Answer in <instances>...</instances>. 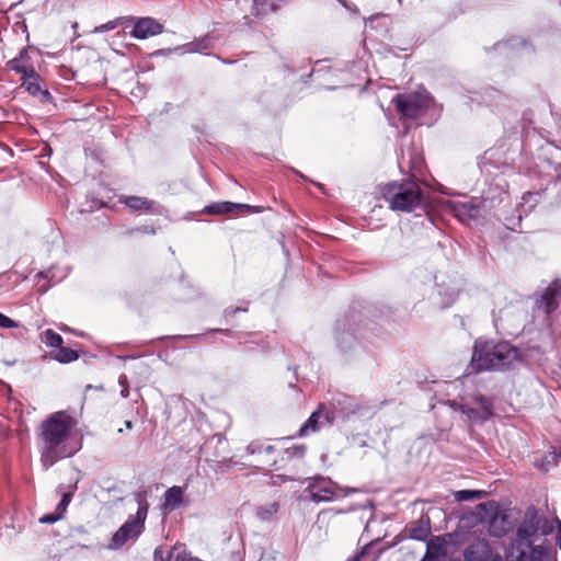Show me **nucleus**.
I'll list each match as a JSON object with an SVG mask.
<instances>
[{
  "mask_svg": "<svg viewBox=\"0 0 561 561\" xmlns=\"http://www.w3.org/2000/svg\"><path fill=\"white\" fill-rule=\"evenodd\" d=\"M558 523V535H557V543L561 550V522L557 519Z\"/></svg>",
  "mask_w": 561,
  "mask_h": 561,
  "instance_id": "49",
  "label": "nucleus"
},
{
  "mask_svg": "<svg viewBox=\"0 0 561 561\" xmlns=\"http://www.w3.org/2000/svg\"><path fill=\"white\" fill-rule=\"evenodd\" d=\"M428 535V528L422 525H413L409 529V537L414 540L423 541Z\"/></svg>",
  "mask_w": 561,
  "mask_h": 561,
  "instance_id": "37",
  "label": "nucleus"
},
{
  "mask_svg": "<svg viewBox=\"0 0 561 561\" xmlns=\"http://www.w3.org/2000/svg\"><path fill=\"white\" fill-rule=\"evenodd\" d=\"M136 233L156 234L157 233V229L153 226L144 225V226H139V227L125 228L122 231V234L126 236V237H131V236H134Z\"/></svg>",
  "mask_w": 561,
  "mask_h": 561,
  "instance_id": "33",
  "label": "nucleus"
},
{
  "mask_svg": "<svg viewBox=\"0 0 561 561\" xmlns=\"http://www.w3.org/2000/svg\"><path fill=\"white\" fill-rule=\"evenodd\" d=\"M137 512L130 515L127 520L114 533L108 548L117 550L128 541H135L145 530V523L148 516L149 503L145 491L135 494Z\"/></svg>",
  "mask_w": 561,
  "mask_h": 561,
  "instance_id": "5",
  "label": "nucleus"
},
{
  "mask_svg": "<svg viewBox=\"0 0 561 561\" xmlns=\"http://www.w3.org/2000/svg\"><path fill=\"white\" fill-rule=\"evenodd\" d=\"M172 53H179V54H196V44L195 41L176 46L175 48H169V49H159L156 50L152 55L154 56H167Z\"/></svg>",
  "mask_w": 561,
  "mask_h": 561,
  "instance_id": "28",
  "label": "nucleus"
},
{
  "mask_svg": "<svg viewBox=\"0 0 561 561\" xmlns=\"http://www.w3.org/2000/svg\"><path fill=\"white\" fill-rule=\"evenodd\" d=\"M38 276H43V277H45V278H46V277H47V273H43V272H41V273H38Z\"/></svg>",
  "mask_w": 561,
  "mask_h": 561,
  "instance_id": "57",
  "label": "nucleus"
},
{
  "mask_svg": "<svg viewBox=\"0 0 561 561\" xmlns=\"http://www.w3.org/2000/svg\"><path fill=\"white\" fill-rule=\"evenodd\" d=\"M539 347H517L508 341L482 340L474 342L470 360L472 371H507L529 364L531 352Z\"/></svg>",
  "mask_w": 561,
  "mask_h": 561,
  "instance_id": "1",
  "label": "nucleus"
},
{
  "mask_svg": "<svg viewBox=\"0 0 561 561\" xmlns=\"http://www.w3.org/2000/svg\"><path fill=\"white\" fill-rule=\"evenodd\" d=\"M288 369L293 370V373H294V380L297 381L298 380V378H297V369H298V367L297 366H293V367L289 366Z\"/></svg>",
  "mask_w": 561,
  "mask_h": 561,
  "instance_id": "50",
  "label": "nucleus"
},
{
  "mask_svg": "<svg viewBox=\"0 0 561 561\" xmlns=\"http://www.w3.org/2000/svg\"><path fill=\"white\" fill-rule=\"evenodd\" d=\"M340 488L331 479L314 477L309 479L305 499L313 503L330 502L337 497Z\"/></svg>",
  "mask_w": 561,
  "mask_h": 561,
  "instance_id": "11",
  "label": "nucleus"
},
{
  "mask_svg": "<svg viewBox=\"0 0 561 561\" xmlns=\"http://www.w3.org/2000/svg\"><path fill=\"white\" fill-rule=\"evenodd\" d=\"M244 466H245V463L239 462V461L233 460L232 458H229V459H225V460H220V461H215L214 470L217 473H225V472H228L233 467L243 469Z\"/></svg>",
  "mask_w": 561,
  "mask_h": 561,
  "instance_id": "31",
  "label": "nucleus"
},
{
  "mask_svg": "<svg viewBox=\"0 0 561 561\" xmlns=\"http://www.w3.org/2000/svg\"><path fill=\"white\" fill-rule=\"evenodd\" d=\"M437 287V295L439 296V305L442 308H448L450 307L456 298H457V291L454 288L447 287L444 284H436Z\"/></svg>",
  "mask_w": 561,
  "mask_h": 561,
  "instance_id": "26",
  "label": "nucleus"
},
{
  "mask_svg": "<svg viewBox=\"0 0 561 561\" xmlns=\"http://www.w3.org/2000/svg\"><path fill=\"white\" fill-rule=\"evenodd\" d=\"M240 311H247L245 308H240V307H237V308H227L225 310V316L228 317V316H232V314H236L237 312H240Z\"/></svg>",
  "mask_w": 561,
  "mask_h": 561,
  "instance_id": "46",
  "label": "nucleus"
},
{
  "mask_svg": "<svg viewBox=\"0 0 561 561\" xmlns=\"http://www.w3.org/2000/svg\"><path fill=\"white\" fill-rule=\"evenodd\" d=\"M458 410L466 415L471 424H482L493 416V402L490 398L478 394L472 396L458 404Z\"/></svg>",
  "mask_w": 561,
  "mask_h": 561,
  "instance_id": "9",
  "label": "nucleus"
},
{
  "mask_svg": "<svg viewBox=\"0 0 561 561\" xmlns=\"http://www.w3.org/2000/svg\"><path fill=\"white\" fill-rule=\"evenodd\" d=\"M278 511V505L276 503H272L267 506H260L256 510V516L261 520H267L270 519L274 514H276Z\"/></svg>",
  "mask_w": 561,
  "mask_h": 561,
  "instance_id": "35",
  "label": "nucleus"
},
{
  "mask_svg": "<svg viewBox=\"0 0 561 561\" xmlns=\"http://www.w3.org/2000/svg\"><path fill=\"white\" fill-rule=\"evenodd\" d=\"M561 460V448L557 450V462Z\"/></svg>",
  "mask_w": 561,
  "mask_h": 561,
  "instance_id": "53",
  "label": "nucleus"
},
{
  "mask_svg": "<svg viewBox=\"0 0 561 561\" xmlns=\"http://www.w3.org/2000/svg\"><path fill=\"white\" fill-rule=\"evenodd\" d=\"M245 451L249 456L259 457L253 466L260 470H264L266 467H271L276 463V459L274 457L275 447L271 444H265L262 440H253L247 446Z\"/></svg>",
  "mask_w": 561,
  "mask_h": 561,
  "instance_id": "13",
  "label": "nucleus"
},
{
  "mask_svg": "<svg viewBox=\"0 0 561 561\" xmlns=\"http://www.w3.org/2000/svg\"><path fill=\"white\" fill-rule=\"evenodd\" d=\"M366 549H367V546H366V547H364V548L362 549V551H360V552H358L357 554H355L354 557H352L351 559H348V561H359V560H360V558L365 554Z\"/></svg>",
  "mask_w": 561,
  "mask_h": 561,
  "instance_id": "48",
  "label": "nucleus"
},
{
  "mask_svg": "<svg viewBox=\"0 0 561 561\" xmlns=\"http://www.w3.org/2000/svg\"><path fill=\"white\" fill-rule=\"evenodd\" d=\"M196 49L198 54H203L206 50L210 49L213 46V41L209 35H205L198 39H195Z\"/></svg>",
  "mask_w": 561,
  "mask_h": 561,
  "instance_id": "38",
  "label": "nucleus"
},
{
  "mask_svg": "<svg viewBox=\"0 0 561 561\" xmlns=\"http://www.w3.org/2000/svg\"><path fill=\"white\" fill-rule=\"evenodd\" d=\"M380 194L389 208L396 211L411 213L423 204V192L415 179L382 184Z\"/></svg>",
  "mask_w": 561,
  "mask_h": 561,
  "instance_id": "4",
  "label": "nucleus"
},
{
  "mask_svg": "<svg viewBox=\"0 0 561 561\" xmlns=\"http://www.w3.org/2000/svg\"><path fill=\"white\" fill-rule=\"evenodd\" d=\"M274 1L275 0H254V4L262 13H266L267 11L275 10Z\"/></svg>",
  "mask_w": 561,
  "mask_h": 561,
  "instance_id": "40",
  "label": "nucleus"
},
{
  "mask_svg": "<svg viewBox=\"0 0 561 561\" xmlns=\"http://www.w3.org/2000/svg\"><path fill=\"white\" fill-rule=\"evenodd\" d=\"M176 561H198L197 558L188 557L185 553H179L176 556Z\"/></svg>",
  "mask_w": 561,
  "mask_h": 561,
  "instance_id": "47",
  "label": "nucleus"
},
{
  "mask_svg": "<svg viewBox=\"0 0 561 561\" xmlns=\"http://www.w3.org/2000/svg\"><path fill=\"white\" fill-rule=\"evenodd\" d=\"M392 102L402 116L415 119L425 114L426 110L434 102V99L428 92L423 90L397 94L392 99Z\"/></svg>",
  "mask_w": 561,
  "mask_h": 561,
  "instance_id": "7",
  "label": "nucleus"
},
{
  "mask_svg": "<svg viewBox=\"0 0 561 561\" xmlns=\"http://www.w3.org/2000/svg\"><path fill=\"white\" fill-rule=\"evenodd\" d=\"M251 209L247 204H237L232 202H215L204 207L203 213L208 215H222L232 213L236 209Z\"/></svg>",
  "mask_w": 561,
  "mask_h": 561,
  "instance_id": "23",
  "label": "nucleus"
},
{
  "mask_svg": "<svg viewBox=\"0 0 561 561\" xmlns=\"http://www.w3.org/2000/svg\"><path fill=\"white\" fill-rule=\"evenodd\" d=\"M71 499H72L71 493H64L60 502L58 503V505L56 507V512H58L61 516H64L67 511L68 505L71 502Z\"/></svg>",
  "mask_w": 561,
  "mask_h": 561,
  "instance_id": "39",
  "label": "nucleus"
},
{
  "mask_svg": "<svg viewBox=\"0 0 561 561\" xmlns=\"http://www.w3.org/2000/svg\"><path fill=\"white\" fill-rule=\"evenodd\" d=\"M51 357L60 364H69L79 358V353L76 350L60 345L51 352Z\"/></svg>",
  "mask_w": 561,
  "mask_h": 561,
  "instance_id": "25",
  "label": "nucleus"
},
{
  "mask_svg": "<svg viewBox=\"0 0 561 561\" xmlns=\"http://www.w3.org/2000/svg\"><path fill=\"white\" fill-rule=\"evenodd\" d=\"M357 409L358 405L352 397L345 393H336L332 396L329 402L319 404L318 409L300 426L298 435L300 437L308 436L335 421H344L355 414Z\"/></svg>",
  "mask_w": 561,
  "mask_h": 561,
  "instance_id": "3",
  "label": "nucleus"
},
{
  "mask_svg": "<svg viewBox=\"0 0 561 561\" xmlns=\"http://www.w3.org/2000/svg\"><path fill=\"white\" fill-rule=\"evenodd\" d=\"M465 561H493V549L486 538H476L462 552Z\"/></svg>",
  "mask_w": 561,
  "mask_h": 561,
  "instance_id": "14",
  "label": "nucleus"
},
{
  "mask_svg": "<svg viewBox=\"0 0 561 561\" xmlns=\"http://www.w3.org/2000/svg\"><path fill=\"white\" fill-rule=\"evenodd\" d=\"M61 518H62V516L58 512L55 511L54 513L46 514V515L42 516L39 518V523H42V524H54V523L58 522Z\"/></svg>",
  "mask_w": 561,
  "mask_h": 561,
  "instance_id": "42",
  "label": "nucleus"
},
{
  "mask_svg": "<svg viewBox=\"0 0 561 561\" xmlns=\"http://www.w3.org/2000/svg\"><path fill=\"white\" fill-rule=\"evenodd\" d=\"M531 299L534 312L550 317L561 304V280L554 279L542 290L535 291Z\"/></svg>",
  "mask_w": 561,
  "mask_h": 561,
  "instance_id": "10",
  "label": "nucleus"
},
{
  "mask_svg": "<svg viewBox=\"0 0 561 561\" xmlns=\"http://www.w3.org/2000/svg\"><path fill=\"white\" fill-rule=\"evenodd\" d=\"M124 425H125V427H126L127 430H131V428H133V426H134L133 422H131V421H129V420H126V421H125V423H124Z\"/></svg>",
  "mask_w": 561,
  "mask_h": 561,
  "instance_id": "51",
  "label": "nucleus"
},
{
  "mask_svg": "<svg viewBox=\"0 0 561 561\" xmlns=\"http://www.w3.org/2000/svg\"><path fill=\"white\" fill-rule=\"evenodd\" d=\"M306 447L304 445L293 446L286 449V453L290 457H304Z\"/></svg>",
  "mask_w": 561,
  "mask_h": 561,
  "instance_id": "43",
  "label": "nucleus"
},
{
  "mask_svg": "<svg viewBox=\"0 0 561 561\" xmlns=\"http://www.w3.org/2000/svg\"><path fill=\"white\" fill-rule=\"evenodd\" d=\"M18 323L13 321L11 318L7 317L5 314L0 312V328H16Z\"/></svg>",
  "mask_w": 561,
  "mask_h": 561,
  "instance_id": "44",
  "label": "nucleus"
},
{
  "mask_svg": "<svg viewBox=\"0 0 561 561\" xmlns=\"http://www.w3.org/2000/svg\"><path fill=\"white\" fill-rule=\"evenodd\" d=\"M557 450L553 449L548 455H545L538 465L539 469L547 472L549 471L554 465H557Z\"/></svg>",
  "mask_w": 561,
  "mask_h": 561,
  "instance_id": "36",
  "label": "nucleus"
},
{
  "mask_svg": "<svg viewBox=\"0 0 561 561\" xmlns=\"http://www.w3.org/2000/svg\"><path fill=\"white\" fill-rule=\"evenodd\" d=\"M541 192H527L522 197V203L519 204L516 218H506L507 224L512 225L511 229H515V226L519 225L523 215H527L530 213L535 206L540 202L541 199Z\"/></svg>",
  "mask_w": 561,
  "mask_h": 561,
  "instance_id": "18",
  "label": "nucleus"
},
{
  "mask_svg": "<svg viewBox=\"0 0 561 561\" xmlns=\"http://www.w3.org/2000/svg\"><path fill=\"white\" fill-rule=\"evenodd\" d=\"M163 32V25L153 18H139L134 22L130 35L136 39H146Z\"/></svg>",
  "mask_w": 561,
  "mask_h": 561,
  "instance_id": "15",
  "label": "nucleus"
},
{
  "mask_svg": "<svg viewBox=\"0 0 561 561\" xmlns=\"http://www.w3.org/2000/svg\"><path fill=\"white\" fill-rule=\"evenodd\" d=\"M317 186H318L319 188L323 190V185H322V184L317 183Z\"/></svg>",
  "mask_w": 561,
  "mask_h": 561,
  "instance_id": "58",
  "label": "nucleus"
},
{
  "mask_svg": "<svg viewBox=\"0 0 561 561\" xmlns=\"http://www.w3.org/2000/svg\"><path fill=\"white\" fill-rule=\"evenodd\" d=\"M288 386H289L290 388H296V385H295L293 381H289V382H288Z\"/></svg>",
  "mask_w": 561,
  "mask_h": 561,
  "instance_id": "56",
  "label": "nucleus"
},
{
  "mask_svg": "<svg viewBox=\"0 0 561 561\" xmlns=\"http://www.w3.org/2000/svg\"><path fill=\"white\" fill-rule=\"evenodd\" d=\"M539 531L541 535H548L552 531V527L548 519L540 513V511L534 505H530L525 511L523 519L516 529V535L511 546L527 543Z\"/></svg>",
  "mask_w": 561,
  "mask_h": 561,
  "instance_id": "6",
  "label": "nucleus"
},
{
  "mask_svg": "<svg viewBox=\"0 0 561 561\" xmlns=\"http://www.w3.org/2000/svg\"><path fill=\"white\" fill-rule=\"evenodd\" d=\"M526 48H531V46L528 44L527 41H525L520 37H513V38H510L504 42H499L494 46V49H496V50H506V49L520 50V49H526Z\"/></svg>",
  "mask_w": 561,
  "mask_h": 561,
  "instance_id": "27",
  "label": "nucleus"
},
{
  "mask_svg": "<svg viewBox=\"0 0 561 561\" xmlns=\"http://www.w3.org/2000/svg\"><path fill=\"white\" fill-rule=\"evenodd\" d=\"M483 495L482 491L459 490L454 493V497L458 502L479 500Z\"/></svg>",
  "mask_w": 561,
  "mask_h": 561,
  "instance_id": "32",
  "label": "nucleus"
},
{
  "mask_svg": "<svg viewBox=\"0 0 561 561\" xmlns=\"http://www.w3.org/2000/svg\"><path fill=\"white\" fill-rule=\"evenodd\" d=\"M22 85L31 95L38 98L42 102L51 100V94L46 88L42 87L41 78L34 68L22 77Z\"/></svg>",
  "mask_w": 561,
  "mask_h": 561,
  "instance_id": "16",
  "label": "nucleus"
},
{
  "mask_svg": "<svg viewBox=\"0 0 561 561\" xmlns=\"http://www.w3.org/2000/svg\"><path fill=\"white\" fill-rule=\"evenodd\" d=\"M335 340L341 352L346 353L357 345L353 330L345 329V321L339 320L335 327Z\"/></svg>",
  "mask_w": 561,
  "mask_h": 561,
  "instance_id": "19",
  "label": "nucleus"
},
{
  "mask_svg": "<svg viewBox=\"0 0 561 561\" xmlns=\"http://www.w3.org/2000/svg\"><path fill=\"white\" fill-rule=\"evenodd\" d=\"M170 559V553L168 552L167 554L160 549V548H157L153 552V561H169Z\"/></svg>",
  "mask_w": 561,
  "mask_h": 561,
  "instance_id": "45",
  "label": "nucleus"
},
{
  "mask_svg": "<svg viewBox=\"0 0 561 561\" xmlns=\"http://www.w3.org/2000/svg\"><path fill=\"white\" fill-rule=\"evenodd\" d=\"M123 359H128V358H131L130 356H125V357H122Z\"/></svg>",
  "mask_w": 561,
  "mask_h": 561,
  "instance_id": "60",
  "label": "nucleus"
},
{
  "mask_svg": "<svg viewBox=\"0 0 561 561\" xmlns=\"http://www.w3.org/2000/svg\"><path fill=\"white\" fill-rule=\"evenodd\" d=\"M60 330H62V331H70V329H69L68 327H66V325H62V327L60 328Z\"/></svg>",
  "mask_w": 561,
  "mask_h": 561,
  "instance_id": "55",
  "label": "nucleus"
},
{
  "mask_svg": "<svg viewBox=\"0 0 561 561\" xmlns=\"http://www.w3.org/2000/svg\"><path fill=\"white\" fill-rule=\"evenodd\" d=\"M184 504V488L173 485L165 490L163 503L161 505L164 512H173Z\"/></svg>",
  "mask_w": 561,
  "mask_h": 561,
  "instance_id": "20",
  "label": "nucleus"
},
{
  "mask_svg": "<svg viewBox=\"0 0 561 561\" xmlns=\"http://www.w3.org/2000/svg\"><path fill=\"white\" fill-rule=\"evenodd\" d=\"M447 553V541L436 536L432 538L426 545V551L421 561H440Z\"/></svg>",
  "mask_w": 561,
  "mask_h": 561,
  "instance_id": "21",
  "label": "nucleus"
},
{
  "mask_svg": "<svg viewBox=\"0 0 561 561\" xmlns=\"http://www.w3.org/2000/svg\"><path fill=\"white\" fill-rule=\"evenodd\" d=\"M42 342L45 343L47 347L58 348L62 345L64 340L60 334L51 329H47L42 334Z\"/></svg>",
  "mask_w": 561,
  "mask_h": 561,
  "instance_id": "30",
  "label": "nucleus"
},
{
  "mask_svg": "<svg viewBox=\"0 0 561 561\" xmlns=\"http://www.w3.org/2000/svg\"><path fill=\"white\" fill-rule=\"evenodd\" d=\"M25 51H21L19 57L13 58L8 62L11 70L15 71L16 73H20L22 77L26 75V72L33 67H26L22 65V58L24 56Z\"/></svg>",
  "mask_w": 561,
  "mask_h": 561,
  "instance_id": "34",
  "label": "nucleus"
},
{
  "mask_svg": "<svg viewBox=\"0 0 561 561\" xmlns=\"http://www.w3.org/2000/svg\"><path fill=\"white\" fill-rule=\"evenodd\" d=\"M119 203L124 204L131 211H139L144 214L159 213V204L156 201L149 199L147 197L122 195L119 196Z\"/></svg>",
  "mask_w": 561,
  "mask_h": 561,
  "instance_id": "17",
  "label": "nucleus"
},
{
  "mask_svg": "<svg viewBox=\"0 0 561 561\" xmlns=\"http://www.w3.org/2000/svg\"><path fill=\"white\" fill-rule=\"evenodd\" d=\"M118 383L122 387L121 396L122 398L126 399L129 396V385H128V378L125 374H122L118 377Z\"/></svg>",
  "mask_w": 561,
  "mask_h": 561,
  "instance_id": "41",
  "label": "nucleus"
},
{
  "mask_svg": "<svg viewBox=\"0 0 561 561\" xmlns=\"http://www.w3.org/2000/svg\"><path fill=\"white\" fill-rule=\"evenodd\" d=\"M75 426L76 420L65 411L54 412L42 422L39 450L41 460L46 468L75 454V450L67 447Z\"/></svg>",
  "mask_w": 561,
  "mask_h": 561,
  "instance_id": "2",
  "label": "nucleus"
},
{
  "mask_svg": "<svg viewBox=\"0 0 561 561\" xmlns=\"http://www.w3.org/2000/svg\"><path fill=\"white\" fill-rule=\"evenodd\" d=\"M449 211L462 224L471 225L484 217L486 199L483 197H471L467 201H449L446 203Z\"/></svg>",
  "mask_w": 561,
  "mask_h": 561,
  "instance_id": "8",
  "label": "nucleus"
},
{
  "mask_svg": "<svg viewBox=\"0 0 561 561\" xmlns=\"http://www.w3.org/2000/svg\"><path fill=\"white\" fill-rule=\"evenodd\" d=\"M512 529V523L507 515L495 513L489 522V533L491 536L502 538Z\"/></svg>",
  "mask_w": 561,
  "mask_h": 561,
  "instance_id": "22",
  "label": "nucleus"
},
{
  "mask_svg": "<svg viewBox=\"0 0 561 561\" xmlns=\"http://www.w3.org/2000/svg\"><path fill=\"white\" fill-rule=\"evenodd\" d=\"M329 90H334L336 87H328Z\"/></svg>",
  "mask_w": 561,
  "mask_h": 561,
  "instance_id": "59",
  "label": "nucleus"
},
{
  "mask_svg": "<svg viewBox=\"0 0 561 561\" xmlns=\"http://www.w3.org/2000/svg\"><path fill=\"white\" fill-rule=\"evenodd\" d=\"M133 22V18L124 16V18H117L115 20L108 21L104 24H101L94 28V33H105L110 32L118 26L127 27L128 23Z\"/></svg>",
  "mask_w": 561,
  "mask_h": 561,
  "instance_id": "29",
  "label": "nucleus"
},
{
  "mask_svg": "<svg viewBox=\"0 0 561 561\" xmlns=\"http://www.w3.org/2000/svg\"><path fill=\"white\" fill-rule=\"evenodd\" d=\"M215 332H221V333H225V334H229L230 333V330H222V329H217V330H214Z\"/></svg>",
  "mask_w": 561,
  "mask_h": 561,
  "instance_id": "52",
  "label": "nucleus"
},
{
  "mask_svg": "<svg viewBox=\"0 0 561 561\" xmlns=\"http://www.w3.org/2000/svg\"><path fill=\"white\" fill-rule=\"evenodd\" d=\"M550 548L545 545H534L530 540L527 543L511 546L507 553V561H543L549 557Z\"/></svg>",
  "mask_w": 561,
  "mask_h": 561,
  "instance_id": "12",
  "label": "nucleus"
},
{
  "mask_svg": "<svg viewBox=\"0 0 561 561\" xmlns=\"http://www.w3.org/2000/svg\"><path fill=\"white\" fill-rule=\"evenodd\" d=\"M295 173H296L298 176H300L301 179L306 180L305 175H304V174H301L300 172L295 171Z\"/></svg>",
  "mask_w": 561,
  "mask_h": 561,
  "instance_id": "54",
  "label": "nucleus"
},
{
  "mask_svg": "<svg viewBox=\"0 0 561 561\" xmlns=\"http://www.w3.org/2000/svg\"><path fill=\"white\" fill-rule=\"evenodd\" d=\"M404 164H408L410 170L413 172L412 179H414L416 174H420L422 172L424 160L420 152H417L414 149H409L408 158L405 157V153H402V157L399 160L400 168H402Z\"/></svg>",
  "mask_w": 561,
  "mask_h": 561,
  "instance_id": "24",
  "label": "nucleus"
}]
</instances>
